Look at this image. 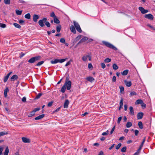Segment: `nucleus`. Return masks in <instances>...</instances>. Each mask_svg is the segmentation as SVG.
<instances>
[{
    "instance_id": "nucleus-1",
    "label": "nucleus",
    "mask_w": 155,
    "mask_h": 155,
    "mask_svg": "<svg viewBox=\"0 0 155 155\" xmlns=\"http://www.w3.org/2000/svg\"><path fill=\"white\" fill-rule=\"evenodd\" d=\"M71 82L70 81H68V77L66 78V81L64 85L62 87L61 89V91L64 93L65 91L66 87L67 89L68 90H70L71 88Z\"/></svg>"
},
{
    "instance_id": "nucleus-2",
    "label": "nucleus",
    "mask_w": 155,
    "mask_h": 155,
    "mask_svg": "<svg viewBox=\"0 0 155 155\" xmlns=\"http://www.w3.org/2000/svg\"><path fill=\"white\" fill-rule=\"evenodd\" d=\"M102 42L104 45L108 47L112 48L115 50H117V48L116 47L108 42L103 41Z\"/></svg>"
},
{
    "instance_id": "nucleus-3",
    "label": "nucleus",
    "mask_w": 155,
    "mask_h": 155,
    "mask_svg": "<svg viewBox=\"0 0 155 155\" xmlns=\"http://www.w3.org/2000/svg\"><path fill=\"white\" fill-rule=\"evenodd\" d=\"M66 59V58L62 59H56L54 60L51 61V62L52 64H56L58 62H59L60 63H62L64 62L65 61Z\"/></svg>"
},
{
    "instance_id": "nucleus-4",
    "label": "nucleus",
    "mask_w": 155,
    "mask_h": 155,
    "mask_svg": "<svg viewBox=\"0 0 155 155\" xmlns=\"http://www.w3.org/2000/svg\"><path fill=\"white\" fill-rule=\"evenodd\" d=\"M47 20V18H45L41 20H40L38 21V23L39 25L41 27H43L45 26L44 24L45 22Z\"/></svg>"
},
{
    "instance_id": "nucleus-5",
    "label": "nucleus",
    "mask_w": 155,
    "mask_h": 155,
    "mask_svg": "<svg viewBox=\"0 0 155 155\" xmlns=\"http://www.w3.org/2000/svg\"><path fill=\"white\" fill-rule=\"evenodd\" d=\"M144 17L148 19L152 20L153 19V16L151 14L145 15H144Z\"/></svg>"
},
{
    "instance_id": "nucleus-6",
    "label": "nucleus",
    "mask_w": 155,
    "mask_h": 155,
    "mask_svg": "<svg viewBox=\"0 0 155 155\" xmlns=\"http://www.w3.org/2000/svg\"><path fill=\"white\" fill-rule=\"evenodd\" d=\"M138 8L142 14H145L148 12V11L147 10H145L142 7H139Z\"/></svg>"
},
{
    "instance_id": "nucleus-7",
    "label": "nucleus",
    "mask_w": 155,
    "mask_h": 155,
    "mask_svg": "<svg viewBox=\"0 0 155 155\" xmlns=\"http://www.w3.org/2000/svg\"><path fill=\"white\" fill-rule=\"evenodd\" d=\"M88 40V38L86 37H84L79 41L78 42V44L79 43H82L84 42H87Z\"/></svg>"
},
{
    "instance_id": "nucleus-8",
    "label": "nucleus",
    "mask_w": 155,
    "mask_h": 155,
    "mask_svg": "<svg viewBox=\"0 0 155 155\" xmlns=\"http://www.w3.org/2000/svg\"><path fill=\"white\" fill-rule=\"evenodd\" d=\"M22 141L24 143H29L31 142L30 140L25 137H22L21 138Z\"/></svg>"
},
{
    "instance_id": "nucleus-9",
    "label": "nucleus",
    "mask_w": 155,
    "mask_h": 155,
    "mask_svg": "<svg viewBox=\"0 0 155 155\" xmlns=\"http://www.w3.org/2000/svg\"><path fill=\"white\" fill-rule=\"evenodd\" d=\"M39 16L36 15L35 14L33 16V20L35 22H37V21L38 19L39 18Z\"/></svg>"
},
{
    "instance_id": "nucleus-10",
    "label": "nucleus",
    "mask_w": 155,
    "mask_h": 155,
    "mask_svg": "<svg viewBox=\"0 0 155 155\" xmlns=\"http://www.w3.org/2000/svg\"><path fill=\"white\" fill-rule=\"evenodd\" d=\"M143 113L142 112H140L137 114V116L138 120L141 119L143 116Z\"/></svg>"
},
{
    "instance_id": "nucleus-11",
    "label": "nucleus",
    "mask_w": 155,
    "mask_h": 155,
    "mask_svg": "<svg viewBox=\"0 0 155 155\" xmlns=\"http://www.w3.org/2000/svg\"><path fill=\"white\" fill-rule=\"evenodd\" d=\"M124 82L127 87H130L132 85V83L131 81H127L126 80H125L124 81Z\"/></svg>"
},
{
    "instance_id": "nucleus-12",
    "label": "nucleus",
    "mask_w": 155,
    "mask_h": 155,
    "mask_svg": "<svg viewBox=\"0 0 155 155\" xmlns=\"http://www.w3.org/2000/svg\"><path fill=\"white\" fill-rule=\"evenodd\" d=\"M70 29L71 31V32L74 34H76V31L75 30L74 26L73 25H71L70 27Z\"/></svg>"
},
{
    "instance_id": "nucleus-13",
    "label": "nucleus",
    "mask_w": 155,
    "mask_h": 155,
    "mask_svg": "<svg viewBox=\"0 0 155 155\" xmlns=\"http://www.w3.org/2000/svg\"><path fill=\"white\" fill-rule=\"evenodd\" d=\"M130 112L129 114L131 115H134V112L133 107L132 106H130L129 107Z\"/></svg>"
},
{
    "instance_id": "nucleus-14",
    "label": "nucleus",
    "mask_w": 155,
    "mask_h": 155,
    "mask_svg": "<svg viewBox=\"0 0 155 155\" xmlns=\"http://www.w3.org/2000/svg\"><path fill=\"white\" fill-rule=\"evenodd\" d=\"M69 104V101L68 100H66L64 103V107L66 108L68 107V105Z\"/></svg>"
},
{
    "instance_id": "nucleus-15",
    "label": "nucleus",
    "mask_w": 155,
    "mask_h": 155,
    "mask_svg": "<svg viewBox=\"0 0 155 155\" xmlns=\"http://www.w3.org/2000/svg\"><path fill=\"white\" fill-rule=\"evenodd\" d=\"M45 114H42L41 115H40L38 117H36L35 118V119L36 120H38L41 119L43 118L45 116Z\"/></svg>"
},
{
    "instance_id": "nucleus-16",
    "label": "nucleus",
    "mask_w": 155,
    "mask_h": 155,
    "mask_svg": "<svg viewBox=\"0 0 155 155\" xmlns=\"http://www.w3.org/2000/svg\"><path fill=\"white\" fill-rule=\"evenodd\" d=\"M18 78V76L16 75L15 74L13 75L11 78V80L12 81H14L15 80H17Z\"/></svg>"
},
{
    "instance_id": "nucleus-17",
    "label": "nucleus",
    "mask_w": 155,
    "mask_h": 155,
    "mask_svg": "<svg viewBox=\"0 0 155 155\" xmlns=\"http://www.w3.org/2000/svg\"><path fill=\"white\" fill-rule=\"evenodd\" d=\"M9 152V149L8 147H7L5 149V151L4 152V155H8Z\"/></svg>"
},
{
    "instance_id": "nucleus-18",
    "label": "nucleus",
    "mask_w": 155,
    "mask_h": 155,
    "mask_svg": "<svg viewBox=\"0 0 155 155\" xmlns=\"http://www.w3.org/2000/svg\"><path fill=\"white\" fill-rule=\"evenodd\" d=\"M78 41V37H76L75 39H74L73 41L72 42V46H73L74 45H76L77 46L78 45V43H77Z\"/></svg>"
},
{
    "instance_id": "nucleus-19",
    "label": "nucleus",
    "mask_w": 155,
    "mask_h": 155,
    "mask_svg": "<svg viewBox=\"0 0 155 155\" xmlns=\"http://www.w3.org/2000/svg\"><path fill=\"white\" fill-rule=\"evenodd\" d=\"M86 80L90 82H92L94 80V79L92 77H89L86 78Z\"/></svg>"
},
{
    "instance_id": "nucleus-20",
    "label": "nucleus",
    "mask_w": 155,
    "mask_h": 155,
    "mask_svg": "<svg viewBox=\"0 0 155 155\" xmlns=\"http://www.w3.org/2000/svg\"><path fill=\"white\" fill-rule=\"evenodd\" d=\"M129 71L128 70H126L122 72H121V74L123 75H126L128 73Z\"/></svg>"
},
{
    "instance_id": "nucleus-21",
    "label": "nucleus",
    "mask_w": 155,
    "mask_h": 155,
    "mask_svg": "<svg viewBox=\"0 0 155 155\" xmlns=\"http://www.w3.org/2000/svg\"><path fill=\"white\" fill-rule=\"evenodd\" d=\"M9 91V89L8 87H7L4 91V96L5 97H6L7 96V93Z\"/></svg>"
},
{
    "instance_id": "nucleus-22",
    "label": "nucleus",
    "mask_w": 155,
    "mask_h": 155,
    "mask_svg": "<svg viewBox=\"0 0 155 155\" xmlns=\"http://www.w3.org/2000/svg\"><path fill=\"white\" fill-rule=\"evenodd\" d=\"M8 134V132L6 131H2L0 132V137L4 136L5 135H7Z\"/></svg>"
},
{
    "instance_id": "nucleus-23",
    "label": "nucleus",
    "mask_w": 155,
    "mask_h": 155,
    "mask_svg": "<svg viewBox=\"0 0 155 155\" xmlns=\"http://www.w3.org/2000/svg\"><path fill=\"white\" fill-rule=\"evenodd\" d=\"M33 58H34L35 62L40 60L41 58V57L40 56H37Z\"/></svg>"
},
{
    "instance_id": "nucleus-24",
    "label": "nucleus",
    "mask_w": 155,
    "mask_h": 155,
    "mask_svg": "<svg viewBox=\"0 0 155 155\" xmlns=\"http://www.w3.org/2000/svg\"><path fill=\"white\" fill-rule=\"evenodd\" d=\"M61 28V25H59L57 26L56 30L58 32H60Z\"/></svg>"
},
{
    "instance_id": "nucleus-25",
    "label": "nucleus",
    "mask_w": 155,
    "mask_h": 155,
    "mask_svg": "<svg viewBox=\"0 0 155 155\" xmlns=\"http://www.w3.org/2000/svg\"><path fill=\"white\" fill-rule=\"evenodd\" d=\"M54 22L56 24H59L60 23V21L57 17L54 18Z\"/></svg>"
},
{
    "instance_id": "nucleus-26",
    "label": "nucleus",
    "mask_w": 155,
    "mask_h": 155,
    "mask_svg": "<svg viewBox=\"0 0 155 155\" xmlns=\"http://www.w3.org/2000/svg\"><path fill=\"white\" fill-rule=\"evenodd\" d=\"M123 99L122 98H121V100L120 102V107L119 109V110H120V108L122 107V106L123 105Z\"/></svg>"
},
{
    "instance_id": "nucleus-27",
    "label": "nucleus",
    "mask_w": 155,
    "mask_h": 155,
    "mask_svg": "<svg viewBox=\"0 0 155 155\" xmlns=\"http://www.w3.org/2000/svg\"><path fill=\"white\" fill-rule=\"evenodd\" d=\"M143 102V101L141 99H138L135 102L136 104H141Z\"/></svg>"
},
{
    "instance_id": "nucleus-28",
    "label": "nucleus",
    "mask_w": 155,
    "mask_h": 155,
    "mask_svg": "<svg viewBox=\"0 0 155 155\" xmlns=\"http://www.w3.org/2000/svg\"><path fill=\"white\" fill-rule=\"evenodd\" d=\"M138 125L140 129H142L143 128V124L141 121H139L138 123Z\"/></svg>"
},
{
    "instance_id": "nucleus-29",
    "label": "nucleus",
    "mask_w": 155,
    "mask_h": 155,
    "mask_svg": "<svg viewBox=\"0 0 155 155\" xmlns=\"http://www.w3.org/2000/svg\"><path fill=\"white\" fill-rule=\"evenodd\" d=\"M132 126V124L130 122H128L126 124V126L127 128H129Z\"/></svg>"
},
{
    "instance_id": "nucleus-30",
    "label": "nucleus",
    "mask_w": 155,
    "mask_h": 155,
    "mask_svg": "<svg viewBox=\"0 0 155 155\" xmlns=\"http://www.w3.org/2000/svg\"><path fill=\"white\" fill-rule=\"evenodd\" d=\"M112 67L113 69L114 70H117L118 68V66L116 64H114L113 65Z\"/></svg>"
},
{
    "instance_id": "nucleus-31",
    "label": "nucleus",
    "mask_w": 155,
    "mask_h": 155,
    "mask_svg": "<svg viewBox=\"0 0 155 155\" xmlns=\"http://www.w3.org/2000/svg\"><path fill=\"white\" fill-rule=\"evenodd\" d=\"M15 12H16V14L17 15H21V14L22 12V10L21 11H19L18 10L16 9L15 10Z\"/></svg>"
},
{
    "instance_id": "nucleus-32",
    "label": "nucleus",
    "mask_w": 155,
    "mask_h": 155,
    "mask_svg": "<svg viewBox=\"0 0 155 155\" xmlns=\"http://www.w3.org/2000/svg\"><path fill=\"white\" fill-rule=\"evenodd\" d=\"M25 17L26 19H30L31 18V15L29 13H28L25 15Z\"/></svg>"
},
{
    "instance_id": "nucleus-33",
    "label": "nucleus",
    "mask_w": 155,
    "mask_h": 155,
    "mask_svg": "<svg viewBox=\"0 0 155 155\" xmlns=\"http://www.w3.org/2000/svg\"><path fill=\"white\" fill-rule=\"evenodd\" d=\"M43 94L42 93H39L35 97V99H38Z\"/></svg>"
},
{
    "instance_id": "nucleus-34",
    "label": "nucleus",
    "mask_w": 155,
    "mask_h": 155,
    "mask_svg": "<svg viewBox=\"0 0 155 155\" xmlns=\"http://www.w3.org/2000/svg\"><path fill=\"white\" fill-rule=\"evenodd\" d=\"M28 62L31 63H33L35 62L34 58L33 57L30 58L28 61Z\"/></svg>"
},
{
    "instance_id": "nucleus-35",
    "label": "nucleus",
    "mask_w": 155,
    "mask_h": 155,
    "mask_svg": "<svg viewBox=\"0 0 155 155\" xmlns=\"http://www.w3.org/2000/svg\"><path fill=\"white\" fill-rule=\"evenodd\" d=\"M13 25L16 28H21V26L18 24L16 23H14Z\"/></svg>"
},
{
    "instance_id": "nucleus-36",
    "label": "nucleus",
    "mask_w": 155,
    "mask_h": 155,
    "mask_svg": "<svg viewBox=\"0 0 155 155\" xmlns=\"http://www.w3.org/2000/svg\"><path fill=\"white\" fill-rule=\"evenodd\" d=\"M35 113L34 112V111L33 110L30 112V114H29L28 116L29 117H31L35 114Z\"/></svg>"
},
{
    "instance_id": "nucleus-37",
    "label": "nucleus",
    "mask_w": 155,
    "mask_h": 155,
    "mask_svg": "<svg viewBox=\"0 0 155 155\" xmlns=\"http://www.w3.org/2000/svg\"><path fill=\"white\" fill-rule=\"evenodd\" d=\"M88 57V55H85L82 57V60L84 61H85L87 60Z\"/></svg>"
},
{
    "instance_id": "nucleus-38",
    "label": "nucleus",
    "mask_w": 155,
    "mask_h": 155,
    "mask_svg": "<svg viewBox=\"0 0 155 155\" xmlns=\"http://www.w3.org/2000/svg\"><path fill=\"white\" fill-rule=\"evenodd\" d=\"M11 0H4V3L5 4L9 5L10 4Z\"/></svg>"
},
{
    "instance_id": "nucleus-39",
    "label": "nucleus",
    "mask_w": 155,
    "mask_h": 155,
    "mask_svg": "<svg viewBox=\"0 0 155 155\" xmlns=\"http://www.w3.org/2000/svg\"><path fill=\"white\" fill-rule=\"evenodd\" d=\"M127 147H123L121 150V151L122 152H125L126 151Z\"/></svg>"
},
{
    "instance_id": "nucleus-40",
    "label": "nucleus",
    "mask_w": 155,
    "mask_h": 155,
    "mask_svg": "<svg viewBox=\"0 0 155 155\" xmlns=\"http://www.w3.org/2000/svg\"><path fill=\"white\" fill-rule=\"evenodd\" d=\"M44 61H41L40 62H38V63L36 64V66H40L44 63Z\"/></svg>"
},
{
    "instance_id": "nucleus-41",
    "label": "nucleus",
    "mask_w": 155,
    "mask_h": 155,
    "mask_svg": "<svg viewBox=\"0 0 155 155\" xmlns=\"http://www.w3.org/2000/svg\"><path fill=\"white\" fill-rule=\"evenodd\" d=\"M111 61V59H110L108 58H106L104 60V62H106V63H108V62Z\"/></svg>"
},
{
    "instance_id": "nucleus-42",
    "label": "nucleus",
    "mask_w": 155,
    "mask_h": 155,
    "mask_svg": "<svg viewBox=\"0 0 155 155\" xmlns=\"http://www.w3.org/2000/svg\"><path fill=\"white\" fill-rule=\"evenodd\" d=\"M137 95L136 93L134 91H133V92H131L130 93V96L132 97L134 95Z\"/></svg>"
},
{
    "instance_id": "nucleus-43",
    "label": "nucleus",
    "mask_w": 155,
    "mask_h": 155,
    "mask_svg": "<svg viewBox=\"0 0 155 155\" xmlns=\"http://www.w3.org/2000/svg\"><path fill=\"white\" fill-rule=\"evenodd\" d=\"M45 25H46L48 27H50V24L49 23L48 21H46V22H45Z\"/></svg>"
},
{
    "instance_id": "nucleus-44",
    "label": "nucleus",
    "mask_w": 155,
    "mask_h": 155,
    "mask_svg": "<svg viewBox=\"0 0 155 155\" xmlns=\"http://www.w3.org/2000/svg\"><path fill=\"white\" fill-rule=\"evenodd\" d=\"M60 41L61 43H64L65 42V40L64 38H62L60 39Z\"/></svg>"
},
{
    "instance_id": "nucleus-45",
    "label": "nucleus",
    "mask_w": 155,
    "mask_h": 155,
    "mask_svg": "<svg viewBox=\"0 0 155 155\" xmlns=\"http://www.w3.org/2000/svg\"><path fill=\"white\" fill-rule=\"evenodd\" d=\"M50 16L51 17L54 18L56 17V16L55 15L54 12H52L51 13Z\"/></svg>"
},
{
    "instance_id": "nucleus-46",
    "label": "nucleus",
    "mask_w": 155,
    "mask_h": 155,
    "mask_svg": "<svg viewBox=\"0 0 155 155\" xmlns=\"http://www.w3.org/2000/svg\"><path fill=\"white\" fill-rule=\"evenodd\" d=\"M121 146V143H119L117 145L116 147V149L117 150H118L119 149L120 147Z\"/></svg>"
},
{
    "instance_id": "nucleus-47",
    "label": "nucleus",
    "mask_w": 155,
    "mask_h": 155,
    "mask_svg": "<svg viewBox=\"0 0 155 155\" xmlns=\"http://www.w3.org/2000/svg\"><path fill=\"white\" fill-rule=\"evenodd\" d=\"M0 27L2 28H5L6 27V25L5 24H2L0 22Z\"/></svg>"
},
{
    "instance_id": "nucleus-48",
    "label": "nucleus",
    "mask_w": 155,
    "mask_h": 155,
    "mask_svg": "<svg viewBox=\"0 0 155 155\" xmlns=\"http://www.w3.org/2000/svg\"><path fill=\"white\" fill-rule=\"evenodd\" d=\"M3 150V147L0 146V155H1L2 154V151Z\"/></svg>"
},
{
    "instance_id": "nucleus-49",
    "label": "nucleus",
    "mask_w": 155,
    "mask_h": 155,
    "mask_svg": "<svg viewBox=\"0 0 155 155\" xmlns=\"http://www.w3.org/2000/svg\"><path fill=\"white\" fill-rule=\"evenodd\" d=\"M74 26L75 27L76 29L78 30V24L76 23L75 21H73Z\"/></svg>"
},
{
    "instance_id": "nucleus-50",
    "label": "nucleus",
    "mask_w": 155,
    "mask_h": 155,
    "mask_svg": "<svg viewBox=\"0 0 155 155\" xmlns=\"http://www.w3.org/2000/svg\"><path fill=\"white\" fill-rule=\"evenodd\" d=\"M108 133V130H107L106 132H103L102 133V135L103 136L107 135Z\"/></svg>"
},
{
    "instance_id": "nucleus-51",
    "label": "nucleus",
    "mask_w": 155,
    "mask_h": 155,
    "mask_svg": "<svg viewBox=\"0 0 155 155\" xmlns=\"http://www.w3.org/2000/svg\"><path fill=\"white\" fill-rule=\"evenodd\" d=\"M88 67L89 69H92L93 68L92 64L91 63L89 64L88 65Z\"/></svg>"
},
{
    "instance_id": "nucleus-52",
    "label": "nucleus",
    "mask_w": 155,
    "mask_h": 155,
    "mask_svg": "<svg viewBox=\"0 0 155 155\" xmlns=\"http://www.w3.org/2000/svg\"><path fill=\"white\" fill-rule=\"evenodd\" d=\"M119 88L120 89V92H121L124 91V88L123 86H120Z\"/></svg>"
},
{
    "instance_id": "nucleus-53",
    "label": "nucleus",
    "mask_w": 155,
    "mask_h": 155,
    "mask_svg": "<svg viewBox=\"0 0 155 155\" xmlns=\"http://www.w3.org/2000/svg\"><path fill=\"white\" fill-rule=\"evenodd\" d=\"M54 102L53 101H51L50 102H49L48 104V106L49 107H50L51 106H52L53 103Z\"/></svg>"
},
{
    "instance_id": "nucleus-54",
    "label": "nucleus",
    "mask_w": 155,
    "mask_h": 155,
    "mask_svg": "<svg viewBox=\"0 0 155 155\" xmlns=\"http://www.w3.org/2000/svg\"><path fill=\"white\" fill-rule=\"evenodd\" d=\"M82 31L80 25L78 24V32L81 33Z\"/></svg>"
},
{
    "instance_id": "nucleus-55",
    "label": "nucleus",
    "mask_w": 155,
    "mask_h": 155,
    "mask_svg": "<svg viewBox=\"0 0 155 155\" xmlns=\"http://www.w3.org/2000/svg\"><path fill=\"white\" fill-rule=\"evenodd\" d=\"M8 77H7V76H5V77H4V81L5 82H6L8 80Z\"/></svg>"
},
{
    "instance_id": "nucleus-56",
    "label": "nucleus",
    "mask_w": 155,
    "mask_h": 155,
    "mask_svg": "<svg viewBox=\"0 0 155 155\" xmlns=\"http://www.w3.org/2000/svg\"><path fill=\"white\" fill-rule=\"evenodd\" d=\"M115 126H114L112 128L110 131V134H111L113 133V132L114 131L115 129Z\"/></svg>"
},
{
    "instance_id": "nucleus-57",
    "label": "nucleus",
    "mask_w": 155,
    "mask_h": 155,
    "mask_svg": "<svg viewBox=\"0 0 155 155\" xmlns=\"http://www.w3.org/2000/svg\"><path fill=\"white\" fill-rule=\"evenodd\" d=\"M122 119V117H119L117 120V122L118 124H119L120 121H121V120Z\"/></svg>"
},
{
    "instance_id": "nucleus-58",
    "label": "nucleus",
    "mask_w": 155,
    "mask_h": 155,
    "mask_svg": "<svg viewBox=\"0 0 155 155\" xmlns=\"http://www.w3.org/2000/svg\"><path fill=\"white\" fill-rule=\"evenodd\" d=\"M26 98L25 97H23L22 99V101L23 102H26Z\"/></svg>"
},
{
    "instance_id": "nucleus-59",
    "label": "nucleus",
    "mask_w": 155,
    "mask_h": 155,
    "mask_svg": "<svg viewBox=\"0 0 155 155\" xmlns=\"http://www.w3.org/2000/svg\"><path fill=\"white\" fill-rule=\"evenodd\" d=\"M135 134L136 136H137L139 133V131L137 130H135L134 131Z\"/></svg>"
},
{
    "instance_id": "nucleus-60",
    "label": "nucleus",
    "mask_w": 155,
    "mask_h": 155,
    "mask_svg": "<svg viewBox=\"0 0 155 155\" xmlns=\"http://www.w3.org/2000/svg\"><path fill=\"white\" fill-rule=\"evenodd\" d=\"M145 140H146V137H144L143 139V140L142 142L141 143V144L140 145V146H143V145L144 142L145 141Z\"/></svg>"
},
{
    "instance_id": "nucleus-61",
    "label": "nucleus",
    "mask_w": 155,
    "mask_h": 155,
    "mask_svg": "<svg viewBox=\"0 0 155 155\" xmlns=\"http://www.w3.org/2000/svg\"><path fill=\"white\" fill-rule=\"evenodd\" d=\"M112 81L113 82H115L116 81V77L115 76H114L113 77Z\"/></svg>"
},
{
    "instance_id": "nucleus-62",
    "label": "nucleus",
    "mask_w": 155,
    "mask_h": 155,
    "mask_svg": "<svg viewBox=\"0 0 155 155\" xmlns=\"http://www.w3.org/2000/svg\"><path fill=\"white\" fill-rule=\"evenodd\" d=\"M101 67H102V68L103 69L105 67V64L104 63H101Z\"/></svg>"
},
{
    "instance_id": "nucleus-63",
    "label": "nucleus",
    "mask_w": 155,
    "mask_h": 155,
    "mask_svg": "<svg viewBox=\"0 0 155 155\" xmlns=\"http://www.w3.org/2000/svg\"><path fill=\"white\" fill-rule=\"evenodd\" d=\"M40 109L39 108H35L33 111L35 113L36 111H38L40 110Z\"/></svg>"
},
{
    "instance_id": "nucleus-64",
    "label": "nucleus",
    "mask_w": 155,
    "mask_h": 155,
    "mask_svg": "<svg viewBox=\"0 0 155 155\" xmlns=\"http://www.w3.org/2000/svg\"><path fill=\"white\" fill-rule=\"evenodd\" d=\"M98 155H104V153L102 151L100 152Z\"/></svg>"
}]
</instances>
